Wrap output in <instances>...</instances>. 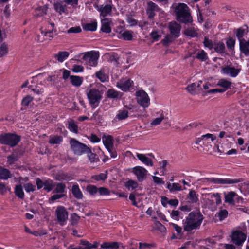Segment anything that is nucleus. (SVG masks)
I'll list each match as a JSON object with an SVG mask.
<instances>
[{"label":"nucleus","mask_w":249,"mask_h":249,"mask_svg":"<svg viewBox=\"0 0 249 249\" xmlns=\"http://www.w3.org/2000/svg\"><path fill=\"white\" fill-rule=\"evenodd\" d=\"M204 219L199 211L191 212L182 221L184 230L187 232L199 229Z\"/></svg>","instance_id":"obj_1"},{"label":"nucleus","mask_w":249,"mask_h":249,"mask_svg":"<svg viewBox=\"0 0 249 249\" xmlns=\"http://www.w3.org/2000/svg\"><path fill=\"white\" fill-rule=\"evenodd\" d=\"M174 13L176 20L184 24L190 23L193 21L190 8L184 3H179L174 7Z\"/></svg>","instance_id":"obj_2"},{"label":"nucleus","mask_w":249,"mask_h":249,"mask_svg":"<svg viewBox=\"0 0 249 249\" xmlns=\"http://www.w3.org/2000/svg\"><path fill=\"white\" fill-rule=\"evenodd\" d=\"M89 105L92 109L97 107L103 98V93L96 88L87 89L86 91Z\"/></svg>","instance_id":"obj_3"},{"label":"nucleus","mask_w":249,"mask_h":249,"mask_svg":"<svg viewBox=\"0 0 249 249\" xmlns=\"http://www.w3.org/2000/svg\"><path fill=\"white\" fill-rule=\"evenodd\" d=\"M20 138L15 133H3L0 134V143L13 147L19 142Z\"/></svg>","instance_id":"obj_4"},{"label":"nucleus","mask_w":249,"mask_h":249,"mask_svg":"<svg viewBox=\"0 0 249 249\" xmlns=\"http://www.w3.org/2000/svg\"><path fill=\"white\" fill-rule=\"evenodd\" d=\"M201 182H212L216 184H233L243 181L242 178H206L201 179Z\"/></svg>","instance_id":"obj_5"},{"label":"nucleus","mask_w":249,"mask_h":249,"mask_svg":"<svg viewBox=\"0 0 249 249\" xmlns=\"http://www.w3.org/2000/svg\"><path fill=\"white\" fill-rule=\"evenodd\" d=\"M70 148L73 153L78 156L85 154L89 147L84 143H81L74 138L70 140Z\"/></svg>","instance_id":"obj_6"},{"label":"nucleus","mask_w":249,"mask_h":249,"mask_svg":"<svg viewBox=\"0 0 249 249\" xmlns=\"http://www.w3.org/2000/svg\"><path fill=\"white\" fill-rule=\"evenodd\" d=\"M99 57L98 52L91 51L84 53L82 59L87 66L96 67Z\"/></svg>","instance_id":"obj_7"},{"label":"nucleus","mask_w":249,"mask_h":249,"mask_svg":"<svg viewBox=\"0 0 249 249\" xmlns=\"http://www.w3.org/2000/svg\"><path fill=\"white\" fill-rule=\"evenodd\" d=\"M205 196L206 197H208L206 202L210 209L215 208L217 205L221 203L220 195L218 193H208L206 194Z\"/></svg>","instance_id":"obj_8"},{"label":"nucleus","mask_w":249,"mask_h":249,"mask_svg":"<svg viewBox=\"0 0 249 249\" xmlns=\"http://www.w3.org/2000/svg\"><path fill=\"white\" fill-rule=\"evenodd\" d=\"M249 32V27L247 25H244L243 26L237 28L235 32L236 36L237 37L239 42V49L241 53H243L244 50V44L243 40H246L243 37L247 35Z\"/></svg>","instance_id":"obj_9"},{"label":"nucleus","mask_w":249,"mask_h":249,"mask_svg":"<svg viewBox=\"0 0 249 249\" xmlns=\"http://www.w3.org/2000/svg\"><path fill=\"white\" fill-rule=\"evenodd\" d=\"M137 103L144 108H147L150 105V98L145 91L139 90L136 92Z\"/></svg>","instance_id":"obj_10"},{"label":"nucleus","mask_w":249,"mask_h":249,"mask_svg":"<svg viewBox=\"0 0 249 249\" xmlns=\"http://www.w3.org/2000/svg\"><path fill=\"white\" fill-rule=\"evenodd\" d=\"M57 220L60 225L63 226L66 224L68 218V213L64 207L58 206L55 211Z\"/></svg>","instance_id":"obj_11"},{"label":"nucleus","mask_w":249,"mask_h":249,"mask_svg":"<svg viewBox=\"0 0 249 249\" xmlns=\"http://www.w3.org/2000/svg\"><path fill=\"white\" fill-rule=\"evenodd\" d=\"M232 242L237 246H242L246 239L247 235L239 230L233 231L231 236Z\"/></svg>","instance_id":"obj_12"},{"label":"nucleus","mask_w":249,"mask_h":249,"mask_svg":"<svg viewBox=\"0 0 249 249\" xmlns=\"http://www.w3.org/2000/svg\"><path fill=\"white\" fill-rule=\"evenodd\" d=\"M97 10L100 12V17H106L112 15V4L111 1L106 4H102L96 7Z\"/></svg>","instance_id":"obj_13"},{"label":"nucleus","mask_w":249,"mask_h":249,"mask_svg":"<svg viewBox=\"0 0 249 249\" xmlns=\"http://www.w3.org/2000/svg\"><path fill=\"white\" fill-rule=\"evenodd\" d=\"M160 11V8L157 4L151 1L147 2L146 12L149 19H153L156 12Z\"/></svg>","instance_id":"obj_14"},{"label":"nucleus","mask_w":249,"mask_h":249,"mask_svg":"<svg viewBox=\"0 0 249 249\" xmlns=\"http://www.w3.org/2000/svg\"><path fill=\"white\" fill-rule=\"evenodd\" d=\"M136 156L138 159L144 164L146 166L152 167L153 166V159H154V156L152 153H148L147 154L136 153Z\"/></svg>","instance_id":"obj_15"},{"label":"nucleus","mask_w":249,"mask_h":249,"mask_svg":"<svg viewBox=\"0 0 249 249\" xmlns=\"http://www.w3.org/2000/svg\"><path fill=\"white\" fill-rule=\"evenodd\" d=\"M168 28L170 34L174 38H178L180 35L181 26L180 24L175 21H173L168 23Z\"/></svg>","instance_id":"obj_16"},{"label":"nucleus","mask_w":249,"mask_h":249,"mask_svg":"<svg viewBox=\"0 0 249 249\" xmlns=\"http://www.w3.org/2000/svg\"><path fill=\"white\" fill-rule=\"evenodd\" d=\"M241 71L240 68H235L230 66H226L221 68V73L231 77H236Z\"/></svg>","instance_id":"obj_17"},{"label":"nucleus","mask_w":249,"mask_h":249,"mask_svg":"<svg viewBox=\"0 0 249 249\" xmlns=\"http://www.w3.org/2000/svg\"><path fill=\"white\" fill-rule=\"evenodd\" d=\"M147 170L144 167L137 166L133 168V173L136 176L138 180L140 182L142 181L147 174Z\"/></svg>","instance_id":"obj_18"},{"label":"nucleus","mask_w":249,"mask_h":249,"mask_svg":"<svg viewBox=\"0 0 249 249\" xmlns=\"http://www.w3.org/2000/svg\"><path fill=\"white\" fill-rule=\"evenodd\" d=\"M133 83V82L128 78H122L116 83V86L121 90L127 91L129 90Z\"/></svg>","instance_id":"obj_19"},{"label":"nucleus","mask_w":249,"mask_h":249,"mask_svg":"<svg viewBox=\"0 0 249 249\" xmlns=\"http://www.w3.org/2000/svg\"><path fill=\"white\" fill-rule=\"evenodd\" d=\"M101 30L106 33H110L111 32V25L112 20L111 18H101Z\"/></svg>","instance_id":"obj_20"},{"label":"nucleus","mask_w":249,"mask_h":249,"mask_svg":"<svg viewBox=\"0 0 249 249\" xmlns=\"http://www.w3.org/2000/svg\"><path fill=\"white\" fill-rule=\"evenodd\" d=\"M120 245H122V248L123 249H124V247L123 244L118 242H105L101 245V247L102 249H118Z\"/></svg>","instance_id":"obj_21"},{"label":"nucleus","mask_w":249,"mask_h":249,"mask_svg":"<svg viewBox=\"0 0 249 249\" xmlns=\"http://www.w3.org/2000/svg\"><path fill=\"white\" fill-rule=\"evenodd\" d=\"M53 7L55 10L60 15L68 13L67 5L62 1H57L54 3Z\"/></svg>","instance_id":"obj_22"},{"label":"nucleus","mask_w":249,"mask_h":249,"mask_svg":"<svg viewBox=\"0 0 249 249\" xmlns=\"http://www.w3.org/2000/svg\"><path fill=\"white\" fill-rule=\"evenodd\" d=\"M195 53H191L190 54V57H195L201 61H206L208 59V54L203 50H199L197 51L196 54L194 55Z\"/></svg>","instance_id":"obj_23"},{"label":"nucleus","mask_w":249,"mask_h":249,"mask_svg":"<svg viewBox=\"0 0 249 249\" xmlns=\"http://www.w3.org/2000/svg\"><path fill=\"white\" fill-rule=\"evenodd\" d=\"M210 139L211 141L213 142L216 140V137L215 135L212 134L207 133L205 135L201 136V138H198L196 140V144H199L200 142H202L203 144L207 142L208 139Z\"/></svg>","instance_id":"obj_24"},{"label":"nucleus","mask_w":249,"mask_h":249,"mask_svg":"<svg viewBox=\"0 0 249 249\" xmlns=\"http://www.w3.org/2000/svg\"><path fill=\"white\" fill-rule=\"evenodd\" d=\"M36 77L38 79H44V82L47 84H49L53 82H54L56 79V76L55 75H48L45 73L39 74L36 75Z\"/></svg>","instance_id":"obj_25"},{"label":"nucleus","mask_w":249,"mask_h":249,"mask_svg":"<svg viewBox=\"0 0 249 249\" xmlns=\"http://www.w3.org/2000/svg\"><path fill=\"white\" fill-rule=\"evenodd\" d=\"M201 83V81H199L198 82L192 83L188 85L186 88V89L191 94H194L196 90H198L199 89Z\"/></svg>","instance_id":"obj_26"},{"label":"nucleus","mask_w":249,"mask_h":249,"mask_svg":"<svg viewBox=\"0 0 249 249\" xmlns=\"http://www.w3.org/2000/svg\"><path fill=\"white\" fill-rule=\"evenodd\" d=\"M214 51L218 53L222 54L225 53L226 47L223 42L219 41L214 42V47L213 48Z\"/></svg>","instance_id":"obj_27"},{"label":"nucleus","mask_w":249,"mask_h":249,"mask_svg":"<svg viewBox=\"0 0 249 249\" xmlns=\"http://www.w3.org/2000/svg\"><path fill=\"white\" fill-rule=\"evenodd\" d=\"M103 142L107 150H110L113 147V140L110 135L104 136L102 138Z\"/></svg>","instance_id":"obj_28"},{"label":"nucleus","mask_w":249,"mask_h":249,"mask_svg":"<svg viewBox=\"0 0 249 249\" xmlns=\"http://www.w3.org/2000/svg\"><path fill=\"white\" fill-rule=\"evenodd\" d=\"M71 83L74 87H80L83 81V78L79 76L71 75L70 77Z\"/></svg>","instance_id":"obj_29"},{"label":"nucleus","mask_w":249,"mask_h":249,"mask_svg":"<svg viewBox=\"0 0 249 249\" xmlns=\"http://www.w3.org/2000/svg\"><path fill=\"white\" fill-rule=\"evenodd\" d=\"M85 154H87L88 159L91 163L97 162L99 161V159L97 155L93 153L89 147L88 149L86 151Z\"/></svg>","instance_id":"obj_30"},{"label":"nucleus","mask_w":249,"mask_h":249,"mask_svg":"<svg viewBox=\"0 0 249 249\" xmlns=\"http://www.w3.org/2000/svg\"><path fill=\"white\" fill-rule=\"evenodd\" d=\"M128 117V111L123 109L118 111L114 119L117 121H122L127 119Z\"/></svg>","instance_id":"obj_31"},{"label":"nucleus","mask_w":249,"mask_h":249,"mask_svg":"<svg viewBox=\"0 0 249 249\" xmlns=\"http://www.w3.org/2000/svg\"><path fill=\"white\" fill-rule=\"evenodd\" d=\"M70 53L67 51H60L54 55V57L60 63L64 62L69 56Z\"/></svg>","instance_id":"obj_32"},{"label":"nucleus","mask_w":249,"mask_h":249,"mask_svg":"<svg viewBox=\"0 0 249 249\" xmlns=\"http://www.w3.org/2000/svg\"><path fill=\"white\" fill-rule=\"evenodd\" d=\"M82 27L85 31H95L97 28V22L94 20L91 23H85L82 25Z\"/></svg>","instance_id":"obj_33"},{"label":"nucleus","mask_w":249,"mask_h":249,"mask_svg":"<svg viewBox=\"0 0 249 249\" xmlns=\"http://www.w3.org/2000/svg\"><path fill=\"white\" fill-rule=\"evenodd\" d=\"M167 188L171 192H174L176 191H180L183 189L179 183H169L167 184ZM184 190L186 189V188H183Z\"/></svg>","instance_id":"obj_34"},{"label":"nucleus","mask_w":249,"mask_h":249,"mask_svg":"<svg viewBox=\"0 0 249 249\" xmlns=\"http://www.w3.org/2000/svg\"><path fill=\"white\" fill-rule=\"evenodd\" d=\"M68 128L69 130L74 133H78V127L77 124L72 119H70L68 121Z\"/></svg>","instance_id":"obj_35"},{"label":"nucleus","mask_w":249,"mask_h":249,"mask_svg":"<svg viewBox=\"0 0 249 249\" xmlns=\"http://www.w3.org/2000/svg\"><path fill=\"white\" fill-rule=\"evenodd\" d=\"M71 192L73 196L77 199H82L83 196L78 185H74L71 188Z\"/></svg>","instance_id":"obj_36"},{"label":"nucleus","mask_w":249,"mask_h":249,"mask_svg":"<svg viewBox=\"0 0 249 249\" xmlns=\"http://www.w3.org/2000/svg\"><path fill=\"white\" fill-rule=\"evenodd\" d=\"M63 137L58 135H51L49 137V143L51 144H60L63 142Z\"/></svg>","instance_id":"obj_37"},{"label":"nucleus","mask_w":249,"mask_h":249,"mask_svg":"<svg viewBox=\"0 0 249 249\" xmlns=\"http://www.w3.org/2000/svg\"><path fill=\"white\" fill-rule=\"evenodd\" d=\"M133 37V31L131 30H125L121 36H119V38L122 39L124 40H132Z\"/></svg>","instance_id":"obj_38"},{"label":"nucleus","mask_w":249,"mask_h":249,"mask_svg":"<svg viewBox=\"0 0 249 249\" xmlns=\"http://www.w3.org/2000/svg\"><path fill=\"white\" fill-rule=\"evenodd\" d=\"M232 83L231 81L222 78L220 79L217 82V85L223 88V89H225V91L228 89L230 88Z\"/></svg>","instance_id":"obj_39"},{"label":"nucleus","mask_w":249,"mask_h":249,"mask_svg":"<svg viewBox=\"0 0 249 249\" xmlns=\"http://www.w3.org/2000/svg\"><path fill=\"white\" fill-rule=\"evenodd\" d=\"M107 96L109 98L119 99L121 97L122 94L114 89H109L107 91Z\"/></svg>","instance_id":"obj_40"},{"label":"nucleus","mask_w":249,"mask_h":249,"mask_svg":"<svg viewBox=\"0 0 249 249\" xmlns=\"http://www.w3.org/2000/svg\"><path fill=\"white\" fill-rule=\"evenodd\" d=\"M157 114H159V116L154 118L152 121L150 123V124L153 126H156L160 124L161 122L164 119V115L163 112H159L157 113Z\"/></svg>","instance_id":"obj_41"},{"label":"nucleus","mask_w":249,"mask_h":249,"mask_svg":"<svg viewBox=\"0 0 249 249\" xmlns=\"http://www.w3.org/2000/svg\"><path fill=\"white\" fill-rule=\"evenodd\" d=\"M171 217L176 221L182 219L184 215L183 212L178 210H173L170 213Z\"/></svg>","instance_id":"obj_42"},{"label":"nucleus","mask_w":249,"mask_h":249,"mask_svg":"<svg viewBox=\"0 0 249 249\" xmlns=\"http://www.w3.org/2000/svg\"><path fill=\"white\" fill-rule=\"evenodd\" d=\"M11 177L10 171L5 168H0V179L6 180Z\"/></svg>","instance_id":"obj_43"},{"label":"nucleus","mask_w":249,"mask_h":249,"mask_svg":"<svg viewBox=\"0 0 249 249\" xmlns=\"http://www.w3.org/2000/svg\"><path fill=\"white\" fill-rule=\"evenodd\" d=\"M96 76L101 81V82H106L108 77L105 73L104 69H101L99 71H97L95 73Z\"/></svg>","instance_id":"obj_44"},{"label":"nucleus","mask_w":249,"mask_h":249,"mask_svg":"<svg viewBox=\"0 0 249 249\" xmlns=\"http://www.w3.org/2000/svg\"><path fill=\"white\" fill-rule=\"evenodd\" d=\"M55 185L51 179H47L44 181V189L47 192L52 191Z\"/></svg>","instance_id":"obj_45"},{"label":"nucleus","mask_w":249,"mask_h":249,"mask_svg":"<svg viewBox=\"0 0 249 249\" xmlns=\"http://www.w3.org/2000/svg\"><path fill=\"white\" fill-rule=\"evenodd\" d=\"M107 171H105L104 173H102L98 175H95L92 176L91 178L98 181H104L107 178Z\"/></svg>","instance_id":"obj_46"},{"label":"nucleus","mask_w":249,"mask_h":249,"mask_svg":"<svg viewBox=\"0 0 249 249\" xmlns=\"http://www.w3.org/2000/svg\"><path fill=\"white\" fill-rule=\"evenodd\" d=\"M8 51V44L6 42H3L0 46V58L7 55Z\"/></svg>","instance_id":"obj_47"},{"label":"nucleus","mask_w":249,"mask_h":249,"mask_svg":"<svg viewBox=\"0 0 249 249\" xmlns=\"http://www.w3.org/2000/svg\"><path fill=\"white\" fill-rule=\"evenodd\" d=\"M41 34L46 37L45 38V40H51L53 37L54 35H53V30H49L48 31H43L41 29Z\"/></svg>","instance_id":"obj_48"},{"label":"nucleus","mask_w":249,"mask_h":249,"mask_svg":"<svg viewBox=\"0 0 249 249\" xmlns=\"http://www.w3.org/2000/svg\"><path fill=\"white\" fill-rule=\"evenodd\" d=\"M188 198L190 201L194 203H196L198 201V195L196 194L194 190H191L188 194Z\"/></svg>","instance_id":"obj_49"},{"label":"nucleus","mask_w":249,"mask_h":249,"mask_svg":"<svg viewBox=\"0 0 249 249\" xmlns=\"http://www.w3.org/2000/svg\"><path fill=\"white\" fill-rule=\"evenodd\" d=\"M236 196V194L234 192H230L225 196V202L234 205L235 203L234 197Z\"/></svg>","instance_id":"obj_50"},{"label":"nucleus","mask_w":249,"mask_h":249,"mask_svg":"<svg viewBox=\"0 0 249 249\" xmlns=\"http://www.w3.org/2000/svg\"><path fill=\"white\" fill-rule=\"evenodd\" d=\"M15 195L19 198L23 199L24 197V193L23 191L22 187L21 185H16L15 189Z\"/></svg>","instance_id":"obj_51"},{"label":"nucleus","mask_w":249,"mask_h":249,"mask_svg":"<svg viewBox=\"0 0 249 249\" xmlns=\"http://www.w3.org/2000/svg\"><path fill=\"white\" fill-rule=\"evenodd\" d=\"M125 186L129 190H132L138 187V183L136 181L130 179L125 182Z\"/></svg>","instance_id":"obj_52"},{"label":"nucleus","mask_w":249,"mask_h":249,"mask_svg":"<svg viewBox=\"0 0 249 249\" xmlns=\"http://www.w3.org/2000/svg\"><path fill=\"white\" fill-rule=\"evenodd\" d=\"M19 157V156L18 155V152L15 151L7 157V162L9 164H12L18 160Z\"/></svg>","instance_id":"obj_53"},{"label":"nucleus","mask_w":249,"mask_h":249,"mask_svg":"<svg viewBox=\"0 0 249 249\" xmlns=\"http://www.w3.org/2000/svg\"><path fill=\"white\" fill-rule=\"evenodd\" d=\"M184 34L192 37H195L197 35V30L194 27L188 28L184 31Z\"/></svg>","instance_id":"obj_54"},{"label":"nucleus","mask_w":249,"mask_h":249,"mask_svg":"<svg viewBox=\"0 0 249 249\" xmlns=\"http://www.w3.org/2000/svg\"><path fill=\"white\" fill-rule=\"evenodd\" d=\"M33 97L31 95H27L22 99L21 103V105L25 107H27L33 101Z\"/></svg>","instance_id":"obj_55"},{"label":"nucleus","mask_w":249,"mask_h":249,"mask_svg":"<svg viewBox=\"0 0 249 249\" xmlns=\"http://www.w3.org/2000/svg\"><path fill=\"white\" fill-rule=\"evenodd\" d=\"M29 89L33 91L35 94L38 95H43V93L44 92V89L42 88H40L37 85L36 87H34L33 86H30Z\"/></svg>","instance_id":"obj_56"},{"label":"nucleus","mask_w":249,"mask_h":249,"mask_svg":"<svg viewBox=\"0 0 249 249\" xmlns=\"http://www.w3.org/2000/svg\"><path fill=\"white\" fill-rule=\"evenodd\" d=\"M66 185L63 183H58L56 184V187L53 191L54 193L63 194L65 190Z\"/></svg>","instance_id":"obj_57"},{"label":"nucleus","mask_w":249,"mask_h":249,"mask_svg":"<svg viewBox=\"0 0 249 249\" xmlns=\"http://www.w3.org/2000/svg\"><path fill=\"white\" fill-rule=\"evenodd\" d=\"M203 44L205 48H208L209 50H212L214 47V42L206 36L204 38Z\"/></svg>","instance_id":"obj_58"},{"label":"nucleus","mask_w":249,"mask_h":249,"mask_svg":"<svg viewBox=\"0 0 249 249\" xmlns=\"http://www.w3.org/2000/svg\"><path fill=\"white\" fill-rule=\"evenodd\" d=\"M228 214V212L226 210H222L216 214L215 216L217 217L219 220L222 221L227 217Z\"/></svg>","instance_id":"obj_59"},{"label":"nucleus","mask_w":249,"mask_h":249,"mask_svg":"<svg viewBox=\"0 0 249 249\" xmlns=\"http://www.w3.org/2000/svg\"><path fill=\"white\" fill-rule=\"evenodd\" d=\"M98 188L95 185L89 184L87 186L86 190L90 195H94L98 192Z\"/></svg>","instance_id":"obj_60"},{"label":"nucleus","mask_w":249,"mask_h":249,"mask_svg":"<svg viewBox=\"0 0 249 249\" xmlns=\"http://www.w3.org/2000/svg\"><path fill=\"white\" fill-rule=\"evenodd\" d=\"M150 36L154 41H158L161 37V35L160 34V31L158 30L152 31Z\"/></svg>","instance_id":"obj_61"},{"label":"nucleus","mask_w":249,"mask_h":249,"mask_svg":"<svg viewBox=\"0 0 249 249\" xmlns=\"http://www.w3.org/2000/svg\"><path fill=\"white\" fill-rule=\"evenodd\" d=\"M236 40L232 37H229L226 42L227 48L230 50L234 49Z\"/></svg>","instance_id":"obj_62"},{"label":"nucleus","mask_w":249,"mask_h":249,"mask_svg":"<svg viewBox=\"0 0 249 249\" xmlns=\"http://www.w3.org/2000/svg\"><path fill=\"white\" fill-rule=\"evenodd\" d=\"M126 20L131 26H136L138 24V21L133 18L131 15H126Z\"/></svg>","instance_id":"obj_63"},{"label":"nucleus","mask_w":249,"mask_h":249,"mask_svg":"<svg viewBox=\"0 0 249 249\" xmlns=\"http://www.w3.org/2000/svg\"><path fill=\"white\" fill-rule=\"evenodd\" d=\"M154 226L156 230L160 231L161 232H165L166 231V228L158 221L155 222Z\"/></svg>","instance_id":"obj_64"}]
</instances>
